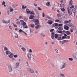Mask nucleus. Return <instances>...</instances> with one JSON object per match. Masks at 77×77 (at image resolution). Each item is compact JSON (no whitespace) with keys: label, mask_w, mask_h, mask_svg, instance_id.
<instances>
[{"label":"nucleus","mask_w":77,"mask_h":77,"mask_svg":"<svg viewBox=\"0 0 77 77\" xmlns=\"http://www.w3.org/2000/svg\"><path fill=\"white\" fill-rule=\"evenodd\" d=\"M27 69L28 71L29 72H31V73H32V74L34 73V71H33V69L30 68H27Z\"/></svg>","instance_id":"obj_2"},{"label":"nucleus","mask_w":77,"mask_h":77,"mask_svg":"<svg viewBox=\"0 0 77 77\" xmlns=\"http://www.w3.org/2000/svg\"><path fill=\"white\" fill-rule=\"evenodd\" d=\"M68 59L70 61H72V60H73V59L72 58H69Z\"/></svg>","instance_id":"obj_33"},{"label":"nucleus","mask_w":77,"mask_h":77,"mask_svg":"<svg viewBox=\"0 0 77 77\" xmlns=\"http://www.w3.org/2000/svg\"><path fill=\"white\" fill-rule=\"evenodd\" d=\"M50 2H48L46 3V5L47 6H49L50 5Z\"/></svg>","instance_id":"obj_35"},{"label":"nucleus","mask_w":77,"mask_h":77,"mask_svg":"<svg viewBox=\"0 0 77 77\" xmlns=\"http://www.w3.org/2000/svg\"><path fill=\"white\" fill-rule=\"evenodd\" d=\"M26 65L27 66H29V63H28V61H26Z\"/></svg>","instance_id":"obj_37"},{"label":"nucleus","mask_w":77,"mask_h":77,"mask_svg":"<svg viewBox=\"0 0 77 77\" xmlns=\"http://www.w3.org/2000/svg\"><path fill=\"white\" fill-rule=\"evenodd\" d=\"M26 12L27 14H30V12H31V11H29V10L28 9H26Z\"/></svg>","instance_id":"obj_15"},{"label":"nucleus","mask_w":77,"mask_h":77,"mask_svg":"<svg viewBox=\"0 0 77 77\" xmlns=\"http://www.w3.org/2000/svg\"><path fill=\"white\" fill-rule=\"evenodd\" d=\"M73 1L72 0H70L69 1V4L70 6H71L72 5Z\"/></svg>","instance_id":"obj_22"},{"label":"nucleus","mask_w":77,"mask_h":77,"mask_svg":"<svg viewBox=\"0 0 77 77\" xmlns=\"http://www.w3.org/2000/svg\"><path fill=\"white\" fill-rule=\"evenodd\" d=\"M38 21V20H36V19H35L31 20V21L32 22V23H35V21Z\"/></svg>","instance_id":"obj_25"},{"label":"nucleus","mask_w":77,"mask_h":77,"mask_svg":"<svg viewBox=\"0 0 77 77\" xmlns=\"http://www.w3.org/2000/svg\"><path fill=\"white\" fill-rule=\"evenodd\" d=\"M66 32H64V33H66L67 35H71V32H70L69 31H66Z\"/></svg>","instance_id":"obj_17"},{"label":"nucleus","mask_w":77,"mask_h":77,"mask_svg":"<svg viewBox=\"0 0 77 77\" xmlns=\"http://www.w3.org/2000/svg\"><path fill=\"white\" fill-rule=\"evenodd\" d=\"M20 22L22 24V25H23V26H25V25H26V23L24 22V21L23 20H20Z\"/></svg>","instance_id":"obj_5"},{"label":"nucleus","mask_w":77,"mask_h":77,"mask_svg":"<svg viewBox=\"0 0 77 77\" xmlns=\"http://www.w3.org/2000/svg\"><path fill=\"white\" fill-rule=\"evenodd\" d=\"M62 25H63V24H59L58 25L59 26V27H60V26H62Z\"/></svg>","instance_id":"obj_52"},{"label":"nucleus","mask_w":77,"mask_h":77,"mask_svg":"<svg viewBox=\"0 0 77 77\" xmlns=\"http://www.w3.org/2000/svg\"><path fill=\"white\" fill-rule=\"evenodd\" d=\"M66 31L64 30L62 31L63 33H66Z\"/></svg>","instance_id":"obj_53"},{"label":"nucleus","mask_w":77,"mask_h":77,"mask_svg":"<svg viewBox=\"0 0 77 77\" xmlns=\"http://www.w3.org/2000/svg\"><path fill=\"white\" fill-rule=\"evenodd\" d=\"M38 10H39V11H41L42 10V9L41 8H40V7H38Z\"/></svg>","instance_id":"obj_60"},{"label":"nucleus","mask_w":77,"mask_h":77,"mask_svg":"<svg viewBox=\"0 0 77 77\" xmlns=\"http://www.w3.org/2000/svg\"><path fill=\"white\" fill-rule=\"evenodd\" d=\"M34 9L35 11V12H36V13L37 14V16L38 17H39V13L38 12V10L35 8Z\"/></svg>","instance_id":"obj_8"},{"label":"nucleus","mask_w":77,"mask_h":77,"mask_svg":"<svg viewBox=\"0 0 77 77\" xmlns=\"http://www.w3.org/2000/svg\"><path fill=\"white\" fill-rule=\"evenodd\" d=\"M59 37V36H58V35L57 34H55V38L56 39H57Z\"/></svg>","instance_id":"obj_36"},{"label":"nucleus","mask_w":77,"mask_h":77,"mask_svg":"<svg viewBox=\"0 0 77 77\" xmlns=\"http://www.w3.org/2000/svg\"><path fill=\"white\" fill-rule=\"evenodd\" d=\"M55 26H58V25H59V24L58 23H55Z\"/></svg>","instance_id":"obj_64"},{"label":"nucleus","mask_w":77,"mask_h":77,"mask_svg":"<svg viewBox=\"0 0 77 77\" xmlns=\"http://www.w3.org/2000/svg\"><path fill=\"white\" fill-rule=\"evenodd\" d=\"M39 25H38L37 26H36L35 27V28L36 29H38V28H39Z\"/></svg>","instance_id":"obj_49"},{"label":"nucleus","mask_w":77,"mask_h":77,"mask_svg":"<svg viewBox=\"0 0 77 77\" xmlns=\"http://www.w3.org/2000/svg\"><path fill=\"white\" fill-rule=\"evenodd\" d=\"M9 28L10 30H12V26H11V25H10L9 26Z\"/></svg>","instance_id":"obj_41"},{"label":"nucleus","mask_w":77,"mask_h":77,"mask_svg":"<svg viewBox=\"0 0 77 77\" xmlns=\"http://www.w3.org/2000/svg\"><path fill=\"white\" fill-rule=\"evenodd\" d=\"M30 27H31V28H34V27H35V25L34 24H31L30 25Z\"/></svg>","instance_id":"obj_23"},{"label":"nucleus","mask_w":77,"mask_h":77,"mask_svg":"<svg viewBox=\"0 0 77 77\" xmlns=\"http://www.w3.org/2000/svg\"><path fill=\"white\" fill-rule=\"evenodd\" d=\"M20 75H23V77H27L26 76H24V75H23V73L20 72ZM24 75H27V73H26L25 74H24Z\"/></svg>","instance_id":"obj_11"},{"label":"nucleus","mask_w":77,"mask_h":77,"mask_svg":"<svg viewBox=\"0 0 77 77\" xmlns=\"http://www.w3.org/2000/svg\"><path fill=\"white\" fill-rule=\"evenodd\" d=\"M31 14H34V11H32L31 12H30Z\"/></svg>","instance_id":"obj_47"},{"label":"nucleus","mask_w":77,"mask_h":77,"mask_svg":"<svg viewBox=\"0 0 77 77\" xmlns=\"http://www.w3.org/2000/svg\"><path fill=\"white\" fill-rule=\"evenodd\" d=\"M13 24L14 27H17V26L16 25V24L13 23Z\"/></svg>","instance_id":"obj_34"},{"label":"nucleus","mask_w":77,"mask_h":77,"mask_svg":"<svg viewBox=\"0 0 77 77\" xmlns=\"http://www.w3.org/2000/svg\"><path fill=\"white\" fill-rule=\"evenodd\" d=\"M21 49L23 51H26V49L22 47L21 48Z\"/></svg>","instance_id":"obj_24"},{"label":"nucleus","mask_w":77,"mask_h":77,"mask_svg":"<svg viewBox=\"0 0 77 77\" xmlns=\"http://www.w3.org/2000/svg\"><path fill=\"white\" fill-rule=\"evenodd\" d=\"M75 8L77 9V5H75L74 6Z\"/></svg>","instance_id":"obj_62"},{"label":"nucleus","mask_w":77,"mask_h":77,"mask_svg":"<svg viewBox=\"0 0 77 77\" xmlns=\"http://www.w3.org/2000/svg\"><path fill=\"white\" fill-rule=\"evenodd\" d=\"M63 39H66V37L65 36H63L62 37V40Z\"/></svg>","instance_id":"obj_40"},{"label":"nucleus","mask_w":77,"mask_h":77,"mask_svg":"<svg viewBox=\"0 0 77 77\" xmlns=\"http://www.w3.org/2000/svg\"><path fill=\"white\" fill-rule=\"evenodd\" d=\"M4 51H7V50H8V48L7 47H5L4 48Z\"/></svg>","instance_id":"obj_38"},{"label":"nucleus","mask_w":77,"mask_h":77,"mask_svg":"<svg viewBox=\"0 0 77 77\" xmlns=\"http://www.w3.org/2000/svg\"><path fill=\"white\" fill-rule=\"evenodd\" d=\"M67 11H68V12L69 14V15H72V12L71 11H69V10H67Z\"/></svg>","instance_id":"obj_20"},{"label":"nucleus","mask_w":77,"mask_h":77,"mask_svg":"<svg viewBox=\"0 0 77 77\" xmlns=\"http://www.w3.org/2000/svg\"><path fill=\"white\" fill-rule=\"evenodd\" d=\"M2 22L3 23H5V24H8L10 23V20H9L8 21L6 20H2Z\"/></svg>","instance_id":"obj_3"},{"label":"nucleus","mask_w":77,"mask_h":77,"mask_svg":"<svg viewBox=\"0 0 77 77\" xmlns=\"http://www.w3.org/2000/svg\"><path fill=\"white\" fill-rule=\"evenodd\" d=\"M61 10L63 12H64L65 10V8H61Z\"/></svg>","instance_id":"obj_43"},{"label":"nucleus","mask_w":77,"mask_h":77,"mask_svg":"<svg viewBox=\"0 0 77 77\" xmlns=\"http://www.w3.org/2000/svg\"><path fill=\"white\" fill-rule=\"evenodd\" d=\"M8 57L10 58H11V59H12V57H13V54L11 53L10 54V55H8Z\"/></svg>","instance_id":"obj_16"},{"label":"nucleus","mask_w":77,"mask_h":77,"mask_svg":"<svg viewBox=\"0 0 77 77\" xmlns=\"http://www.w3.org/2000/svg\"><path fill=\"white\" fill-rule=\"evenodd\" d=\"M72 12L74 14V17L75 16V15H76V12L77 11H76V9L74 8L72 9Z\"/></svg>","instance_id":"obj_6"},{"label":"nucleus","mask_w":77,"mask_h":77,"mask_svg":"<svg viewBox=\"0 0 77 77\" xmlns=\"http://www.w3.org/2000/svg\"><path fill=\"white\" fill-rule=\"evenodd\" d=\"M36 20H37L35 22V25L36 26L37 25H38L39 24V20L38 19H36Z\"/></svg>","instance_id":"obj_9"},{"label":"nucleus","mask_w":77,"mask_h":77,"mask_svg":"<svg viewBox=\"0 0 77 77\" xmlns=\"http://www.w3.org/2000/svg\"><path fill=\"white\" fill-rule=\"evenodd\" d=\"M14 57L15 58H17V57H18V55L17 54L15 55H14Z\"/></svg>","instance_id":"obj_45"},{"label":"nucleus","mask_w":77,"mask_h":77,"mask_svg":"<svg viewBox=\"0 0 77 77\" xmlns=\"http://www.w3.org/2000/svg\"><path fill=\"white\" fill-rule=\"evenodd\" d=\"M33 18H34V17L33 16H30L29 17V19H33Z\"/></svg>","instance_id":"obj_39"},{"label":"nucleus","mask_w":77,"mask_h":77,"mask_svg":"<svg viewBox=\"0 0 77 77\" xmlns=\"http://www.w3.org/2000/svg\"><path fill=\"white\" fill-rule=\"evenodd\" d=\"M71 20H69V21L66 20L64 22V23H71Z\"/></svg>","instance_id":"obj_18"},{"label":"nucleus","mask_w":77,"mask_h":77,"mask_svg":"<svg viewBox=\"0 0 77 77\" xmlns=\"http://www.w3.org/2000/svg\"><path fill=\"white\" fill-rule=\"evenodd\" d=\"M23 28H25V29H27L28 28V26L26 25H23Z\"/></svg>","instance_id":"obj_29"},{"label":"nucleus","mask_w":77,"mask_h":77,"mask_svg":"<svg viewBox=\"0 0 77 77\" xmlns=\"http://www.w3.org/2000/svg\"><path fill=\"white\" fill-rule=\"evenodd\" d=\"M66 63H63V64H62V65L60 66L61 69H62L65 68L66 67Z\"/></svg>","instance_id":"obj_1"},{"label":"nucleus","mask_w":77,"mask_h":77,"mask_svg":"<svg viewBox=\"0 0 77 77\" xmlns=\"http://www.w3.org/2000/svg\"><path fill=\"white\" fill-rule=\"evenodd\" d=\"M13 10H14V9H13L11 8L10 10V12H12V11H13Z\"/></svg>","instance_id":"obj_55"},{"label":"nucleus","mask_w":77,"mask_h":77,"mask_svg":"<svg viewBox=\"0 0 77 77\" xmlns=\"http://www.w3.org/2000/svg\"><path fill=\"white\" fill-rule=\"evenodd\" d=\"M57 39L60 41V40H62V37H59V36H58Z\"/></svg>","instance_id":"obj_28"},{"label":"nucleus","mask_w":77,"mask_h":77,"mask_svg":"<svg viewBox=\"0 0 77 77\" xmlns=\"http://www.w3.org/2000/svg\"><path fill=\"white\" fill-rule=\"evenodd\" d=\"M28 59V60H30L32 59V55L30 54H27Z\"/></svg>","instance_id":"obj_7"},{"label":"nucleus","mask_w":77,"mask_h":77,"mask_svg":"<svg viewBox=\"0 0 77 77\" xmlns=\"http://www.w3.org/2000/svg\"><path fill=\"white\" fill-rule=\"evenodd\" d=\"M60 75H61V76H62V77H64V74L61 73V74H60Z\"/></svg>","instance_id":"obj_63"},{"label":"nucleus","mask_w":77,"mask_h":77,"mask_svg":"<svg viewBox=\"0 0 77 77\" xmlns=\"http://www.w3.org/2000/svg\"><path fill=\"white\" fill-rule=\"evenodd\" d=\"M74 25H73L72 23H70L69 24V27H70L71 28H72L73 26H74Z\"/></svg>","instance_id":"obj_19"},{"label":"nucleus","mask_w":77,"mask_h":77,"mask_svg":"<svg viewBox=\"0 0 77 77\" xmlns=\"http://www.w3.org/2000/svg\"><path fill=\"white\" fill-rule=\"evenodd\" d=\"M74 5H72L71 7H70V9H72V8H74Z\"/></svg>","instance_id":"obj_59"},{"label":"nucleus","mask_w":77,"mask_h":77,"mask_svg":"<svg viewBox=\"0 0 77 77\" xmlns=\"http://www.w3.org/2000/svg\"><path fill=\"white\" fill-rule=\"evenodd\" d=\"M27 8V6H24V5H22V9H26Z\"/></svg>","instance_id":"obj_27"},{"label":"nucleus","mask_w":77,"mask_h":77,"mask_svg":"<svg viewBox=\"0 0 77 77\" xmlns=\"http://www.w3.org/2000/svg\"><path fill=\"white\" fill-rule=\"evenodd\" d=\"M42 17H45V13L44 12L42 13Z\"/></svg>","instance_id":"obj_50"},{"label":"nucleus","mask_w":77,"mask_h":77,"mask_svg":"<svg viewBox=\"0 0 77 77\" xmlns=\"http://www.w3.org/2000/svg\"><path fill=\"white\" fill-rule=\"evenodd\" d=\"M61 4H60V6L61 7V8H64L65 6V5L63 4L62 5Z\"/></svg>","instance_id":"obj_32"},{"label":"nucleus","mask_w":77,"mask_h":77,"mask_svg":"<svg viewBox=\"0 0 77 77\" xmlns=\"http://www.w3.org/2000/svg\"><path fill=\"white\" fill-rule=\"evenodd\" d=\"M20 66V64L18 63H16L15 66V68H17Z\"/></svg>","instance_id":"obj_12"},{"label":"nucleus","mask_w":77,"mask_h":77,"mask_svg":"<svg viewBox=\"0 0 77 77\" xmlns=\"http://www.w3.org/2000/svg\"><path fill=\"white\" fill-rule=\"evenodd\" d=\"M19 31L20 32V33H22V32H23V31L21 29H20L19 30Z\"/></svg>","instance_id":"obj_46"},{"label":"nucleus","mask_w":77,"mask_h":77,"mask_svg":"<svg viewBox=\"0 0 77 77\" xmlns=\"http://www.w3.org/2000/svg\"><path fill=\"white\" fill-rule=\"evenodd\" d=\"M66 40H63V42H62V44H64V43L63 42H66Z\"/></svg>","instance_id":"obj_57"},{"label":"nucleus","mask_w":77,"mask_h":77,"mask_svg":"<svg viewBox=\"0 0 77 77\" xmlns=\"http://www.w3.org/2000/svg\"><path fill=\"white\" fill-rule=\"evenodd\" d=\"M72 28V29H73V30H75L76 29V27L74 25V26H73V27Z\"/></svg>","instance_id":"obj_30"},{"label":"nucleus","mask_w":77,"mask_h":77,"mask_svg":"<svg viewBox=\"0 0 77 77\" xmlns=\"http://www.w3.org/2000/svg\"><path fill=\"white\" fill-rule=\"evenodd\" d=\"M58 32L59 33H62V32L60 30L58 31Z\"/></svg>","instance_id":"obj_51"},{"label":"nucleus","mask_w":77,"mask_h":77,"mask_svg":"<svg viewBox=\"0 0 77 77\" xmlns=\"http://www.w3.org/2000/svg\"><path fill=\"white\" fill-rule=\"evenodd\" d=\"M63 1H64V3H66V0H60V2H61V3H63Z\"/></svg>","instance_id":"obj_26"},{"label":"nucleus","mask_w":77,"mask_h":77,"mask_svg":"<svg viewBox=\"0 0 77 77\" xmlns=\"http://www.w3.org/2000/svg\"><path fill=\"white\" fill-rule=\"evenodd\" d=\"M5 4H6V3L5 2V1H3L2 2V5H5Z\"/></svg>","instance_id":"obj_42"},{"label":"nucleus","mask_w":77,"mask_h":77,"mask_svg":"<svg viewBox=\"0 0 77 77\" xmlns=\"http://www.w3.org/2000/svg\"><path fill=\"white\" fill-rule=\"evenodd\" d=\"M47 23L48 24H50V25H51L53 24V21L51 20H49L48 22Z\"/></svg>","instance_id":"obj_10"},{"label":"nucleus","mask_w":77,"mask_h":77,"mask_svg":"<svg viewBox=\"0 0 77 77\" xmlns=\"http://www.w3.org/2000/svg\"><path fill=\"white\" fill-rule=\"evenodd\" d=\"M8 71L9 72H11L12 71V67L10 65H9L8 66Z\"/></svg>","instance_id":"obj_4"},{"label":"nucleus","mask_w":77,"mask_h":77,"mask_svg":"<svg viewBox=\"0 0 77 77\" xmlns=\"http://www.w3.org/2000/svg\"><path fill=\"white\" fill-rule=\"evenodd\" d=\"M55 22H57L59 23V20H58V19H57V20H55Z\"/></svg>","instance_id":"obj_44"},{"label":"nucleus","mask_w":77,"mask_h":77,"mask_svg":"<svg viewBox=\"0 0 77 77\" xmlns=\"http://www.w3.org/2000/svg\"><path fill=\"white\" fill-rule=\"evenodd\" d=\"M11 53V52L9 51H5V54L7 55H9V54H10Z\"/></svg>","instance_id":"obj_13"},{"label":"nucleus","mask_w":77,"mask_h":77,"mask_svg":"<svg viewBox=\"0 0 77 77\" xmlns=\"http://www.w3.org/2000/svg\"><path fill=\"white\" fill-rule=\"evenodd\" d=\"M58 29L62 30H63V28H62V27H59Z\"/></svg>","instance_id":"obj_31"},{"label":"nucleus","mask_w":77,"mask_h":77,"mask_svg":"<svg viewBox=\"0 0 77 77\" xmlns=\"http://www.w3.org/2000/svg\"><path fill=\"white\" fill-rule=\"evenodd\" d=\"M54 31V29H50V32H53Z\"/></svg>","instance_id":"obj_48"},{"label":"nucleus","mask_w":77,"mask_h":77,"mask_svg":"<svg viewBox=\"0 0 77 77\" xmlns=\"http://www.w3.org/2000/svg\"><path fill=\"white\" fill-rule=\"evenodd\" d=\"M47 18H48V20H50V17L49 16H47Z\"/></svg>","instance_id":"obj_61"},{"label":"nucleus","mask_w":77,"mask_h":77,"mask_svg":"<svg viewBox=\"0 0 77 77\" xmlns=\"http://www.w3.org/2000/svg\"><path fill=\"white\" fill-rule=\"evenodd\" d=\"M64 29H65V30H68V29H69V27L68 26H66V25H65L64 26Z\"/></svg>","instance_id":"obj_14"},{"label":"nucleus","mask_w":77,"mask_h":77,"mask_svg":"<svg viewBox=\"0 0 77 77\" xmlns=\"http://www.w3.org/2000/svg\"><path fill=\"white\" fill-rule=\"evenodd\" d=\"M29 51L30 53H32V49H31L29 50Z\"/></svg>","instance_id":"obj_58"},{"label":"nucleus","mask_w":77,"mask_h":77,"mask_svg":"<svg viewBox=\"0 0 77 77\" xmlns=\"http://www.w3.org/2000/svg\"><path fill=\"white\" fill-rule=\"evenodd\" d=\"M14 34L16 35L14 37L16 38H18V35L16 33H14Z\"/></svg>","instance_id":"obj_21"},{"label":"nucleus","mask_w":77,"mask_h":77,"mask_svg":"<svg viewBox=\"0 0 77 77\" xmlns=\"http://www.w3.org/2000/svg\"><path fill=\"white\" fill-rule=\"evenodd\" d=\"M57 60H60V57H57Z\"/></svg>","instance_id":"obj_54"},{"label":"nucleus","mask_w":77,"mask_h":77,"mask_svg":"<svg viewBox=\"0 0 77 77\" xmlns=\"http://www.w3.org/2000/svg\"><path fill=\"white\" fill-rule=\"evenodd\" d=\"M70 38V36H67L66 37V39H69Z\"/></svg>","instance_id":"obj_56"}]
</instances>
